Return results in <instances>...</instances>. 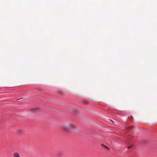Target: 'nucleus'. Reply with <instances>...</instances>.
Masks as SVG:
<instances>
[{
  "label": "nucleus",
  "instance_id": "nucleus-2",
  "mask_svg": "<svg viewBox=\"0 0 157 157\" xmlns=\"http://www.w3.org/2000/svg\"><path fill=\"white\" fill-rule=\"evenodd\" d=\"M23 131L21 129H17L16 131V133L17 134H22L23 133Z\"/></svg>",
  "mask_w": 157,
  "mask_h": 157
},
{
  "label": "nucleus",
  "instance_id": "nucleus-6",
  "mask_svg": "<svg viewBox=\"0 0 157 157\" xmlns=\"http://www.w3.org/2000/svg\"><path fill=\"white\" fill-rule=\"evenodd\" d=\"M132 147V145L128 147V148L129 149L130 148Z\"/></svg>",
  "mask_w": 157,
  "mask_h": 157
},
{
  "label": "nucleus",
  "instance_id": "nucleus-4",
  "mask_svg": "<svg viewBox=\"0 0 157 157\" xmlns=\"http://www.w3.org/2000/svg\"><path fill=\"white\" fill-rule=\"evenodd\" d=\"M133 126H131V127H129L128 128V130H131L133 128Z\"/></svg>",
  "mask_w": 157,
  "mask_h": 157
},
{
  "label": "nucleus",
  "instance_id": "nucleus-5",
  "mask_svg": "<svg viewBox=\"0 0 157 157\" xmlns=\"http://www.w3.org/2000/svg\"><path fill=\"white\" fill-rule=\"evenodd\" d=\"M102 145L104 147H105V148H106L107 149H108V150H109V148H108V147H106V146L104 145L103 144H102Z\"/></svg>",
  "mask_w": 157,
  "mask_h": 157
},
{
  "label": "nucleus",
  "instance_id": "nucleus-3",
  "mask_svg": "<svg viewBox=\"0 0 157 157\" xmlns=\"http://www.w3.org/2000/svg\"><path fill=\"white\" fill-rule=\"evenodd\" d=\"M13 157H21L20 154L17 152H15L13 154Z\"/></svg>",
  "mask_w": 157,
  "mask_h": 157
},
{
  "label": "nucleus",
  "instance_id": "nucleus-1",
  "mask_svg": "<svg viewBox=\"0 0 157 157\" xmlns=\"http://www.w3.org/2000/svg\"><path fill=\"white\" fill-rule=\"evenodd\" d=\"M74 125L72 124H69L66 126H62L61 128L62 130L64 131H67L68 129H73L74 128Z\"/></svg>",
  "mask_w": 157,
  "mask_h": 157
}]
</instances>
